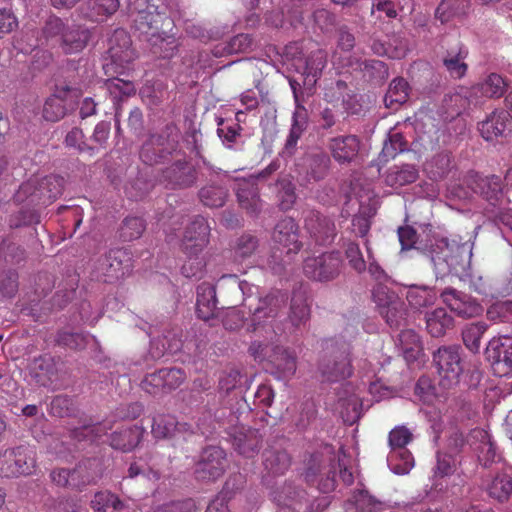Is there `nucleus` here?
Listing matches in <instances>:
<instances>
[{
	"mask_svg": "<svg viewBox=\"0 0 512 512\" xmlns=\"http://www.w3.org/2000/svg\"><path fill=\"white\" fill-rule=\"evenodd\" d=\"M90 31L79 24H68L58 17L47 20L36 46H58L65 54L81 52L88 44Z\"/></svg>",
	"mask_w": 512,
	"mask_h": 512,
	"instance_id": "obj_1",
	"label": "nucleus"
},
{
	"mask_svg": "<svg viewBox=\"0 0 512 512\" xmlns=\"http://www.w3.org/2000/svg\"><path fill=\"white\" fill-rule=\"evenodd\" d=\"M431 261L440 273L465 272L471 264L472 243L469 241L459 243L447 238H434L431 246Z\"/></svg>",
	"mask_w": 512,
	"mask_h": 512,
	"instance_id": "obj_2",
	"label": "nucleus"
},
{
	"mask_svg": "<svg viewBox=\"0 0 512 512\" xmlns=\"http://www.w3.org/2000/svg\"><path fill=\"white\" fill-rule=\"evenodd\" d=\"M209 226L202 217L196 218L187 228L182 240L186 259L181 267L185 277L197 276L205 266L203 250L208 244Z\"/></svg>",
	"mask_w": 512,
	"mask_h": 512,
	"instance_id": "obj_3",
	"label": "nucleus"
},
{
	"mask_svg": "<svg viewBox=\"0 0 512 512\" xmlns=\"http://www.w3.org/2000/svg\"><path fill=\"white\" fill-rule=\"evenodd\" d=\"M351 346L340 340L325 342V356L319 364L322 377L329 382L346 379L352 374Z\"/></svg>",
	"mask_w": 512,
	"mask_h": 512,
	"instance_id": "obj_4",
	"label": "nucleus"
},
{
	"mask_svg": "<svg viewBox=\"0 0 512 512\" xmlns=\"http://www.w3.org/2000/svg\"><path fill=\"white\" fill-rule=\"evenodd\" d=\"M272 239L275 247L271 258L274 263L273 269L276 270V266L290 264L302 247L298 225L290 217L281 219L274 228Z\"/></svg>",
	"mask_w": 512,
	"mask_h": 512,
	"instance_id": "obj_5",
	"label": "nucleus"
},
{
	"mask_svg": "<svg viewBox=\"0 0 512 512\" xmlns=\"http://www.w3.org/2000/svg\"><path fill=\"white\" fill-rule=\"evenodd\" d=\"M285 53L287 57H291L292 67L302 76L303 85L313 88L326 66V52L316 49L304 56L299 45L294 43L286 47Z\"/></svg>",
	"mask_w": 512,
	"mask_h": 512,
	"instance_id": "obj_6",
	"label": "nucleus"
},
{
	"mask_svg": "<svg viewBox=\"0 0 512 512\" xmlns=\"http://www.w3.org/2000/svg\"><path fill=\"white\" fill-rule=\"evenodd\" d=\"M411 440L412 434L405 426H397L390 431L387 464L393 473L405 475L414 467V458L406 448Z\"/></svg>",
	"mask_w": 512,
	"mask_h": 512,
	"instance_id": "obj_7",
	"label": "nucleus"
},
{
	"mask_svg": "<svg viewBox=\"0 0 512 512\" xmlns=\"http://www.w3.org/2000/svg\"><path fill=\"white\" fill-rule=\"evenodd\" d=\"M461 348L456 345L440 347L433 354V363L439 375V384L450 389L459 384L463 374Z\"/></svg>",
	"mask_w": 512,
	"mask_h": 512,
	"instance_id": "obj_8",
	"label": "nucleus"
},
{
	"mask_svg": "<svg viewBox=\"0 0 512 512\" xmlns=\"http://www.w3.org/2000/svg\"><path fill=\"white\" fill-rule=\"evenodd\" d=\"M35 467L33 452L23 446L0 452V475L12 478L31 474Z\"/></svg>",
	"mask_w": 512,
	"mask_h": 512,
	"instance_id": "obj_9",
	"label": "nucleus"
},
{
	"mask_svg": "<svg viewBox=\"0 0 512 512\" xmlns=\"http://www.w3.org/2000/svg\"><path fill=\"white\" fill-rule=\"evenodd\" d=\"M99 463L97 460H89L80 463L73 470L55 469L51 472L52 481L58 486H71L79 488L94 482L99 477Z\"/></svg>",
	"mask_w": 512,
	"mask_h": 512,
	"instance_id": "obj_10",
	"label": "nucleus"
},
{
	"mask_svg": "<svg viewBox=\"0 0 512 512\" xmlns=\"http://www.w3.org/2000/svg\"><path fill=\"white\" fill-rule=\"evenodd\" d=\"M487 358L492 364L494 373L500 377L512 372V337L501 336L489 341L486 349Z\"/></svg>",
	"mask_w": 512,
	"mask_h": 512,
	"instance_id": "obj_11",
	"label": "nucleus"
},
{
	"mask_svg": "<svg viewBox=\"0 0 512 512\" xmlns=\"http://www.w3.org/2000/svg\"><path fill=\"white\" fill-rule=\"evenodd\" d=\"M340 264L341 259L338 252L323 253L317 257L306 258L304 272L314 280H329L338 273Z\"/></svg>",
	"mask_w": 512,
	"mask_h": 512,
	"instance_id": "obj_12",
	"label": "nucleus"
},
{
	"mask_svg": "<svg viewBox=\"0 0 512 512\" xmlns=\"http://www.w3.org/2000/svg\"><path fill=\"white\" fill-rule=\"evenodd\" d=\"M225 452L222 448L211 446L206 448L196 465L195 474L199 480H215L225 469Z\"/></svg>",
	"mask_w": 512,
	"mask_h": 512,
	"instance_id": "obj_13",
	"label": "nucleus"
},
{
	"mask_svg": "<svg viewBox=\"0 0 512 512\" xmlns=\"http://www.w3.org/2000/svg\"><path fill=\"white\" fill-rule=\"evenodd\" d=\"M440 296L449 309L459 317H477L483 312V307L475 299L456 289L446 288Z\"/></svg>",
	"mask_w": 512,
	"mask_h": 512,
	"instance_id": "obj_14",
	"label": "nucleus"
},
{
	"mask_svg": "<svg viewBox=\"0 0 512 512\" xmlns=\"http://www.w3.org/2000/svg\"><path fill=\"white\" fill-rule=\"evenodd\" d=\"M512 127V117L505 110L493 111L485 120L479 123V131L486 141L505 137Z\"/></svg>",
	"mask_w": 512,
	"mask_h": 512,
	"instance_id": "obj_15",
	"label": "nucleus"
},
{
	"mask_svg": "<svg viewBox=\"0 0 512 512\" xmlns=\"http://www.w3.org/2000/svg\"><path fill=\"white\" fill-rule=\"evenodd\" d=\"M29 374L32 381L38 386L57 389L61 384V372L57 371L50 357H40L36 359Z\"/></svg>",
	"mask_w": 512,
	"mask_h": 512,
	"instance_id": "obj_16",
	"label": "nucleus"
},
{
	"mask_svg": "<svg viewBox=\"0 0 512 512\" xmlns=\"http://www.w3.org/2000/svg\"><path fill=\"white\" fill-rule=\"evenodd\" d=\"M129 9L131 13L136 14L134 22L141 33L148 34L149 30L157 27L160 14L157 7L150 4L149 0H130Z\"/></svg>",
	"mask_w": 512,
	"mask_h": 512,
	"instance_id": "obj_17",
	"label": "nucleus"
},
{
	"mask_svg": "<svg viewBox=\"0 0 512 512\" xmlns=\"http://www.w3.org/2000/svg\"><path fill=\"white\" fill-rule=\"evenodd\" d=\"M470 185L474 193L479 194L492 206L502 203L504 199L501 179L498 176H475L471 178Z\"/></svg>",
	"mask_w": 512,
	"mask_h": 512,
	"instance_id": "obj_18",
	"label": "nucleus"
},
{
	"mask_svg": "<svg viewBox=\"0 0 512 512\" xmlns=\"http://www.w3.org/2000/svg\"><path fill=\"white\" fill-rule=\"evenodd\" d=\"M305 228L321 244L331 242L336 234L334 222L317 211H309L307 213L305 216Z\"/></svg>",
	"mask_w": 512,
	"mask_h": 512,
	"instance_id": "obj_19",
	"label": "nucleus"
},
{
	"mask_svg": "<svg viewBox=\"0 0 512 512\" xmlns=\"http://www.w3.org/2000/svg\"><path fill=\"white\" fill-rule=\"evenodd\" d=\"M308 483L316 484L320 491L328 493L335 488V471L331 467L322 466L318 456H312L305 472Z\"/></svg>",
	"mask_w": 512,
	"mask_h": 512,
	"instance_id": "obj_20",
	"label": "nucleus"
},
{
	"mask_svg": "<svg viewBox=\"0 0 512 512\" xmlns=\"http://www.w3.org/2000/svg\"><path fill=\"white\" fill-rule=\"evenodd\" d=\"M109 55L112 64L124 68L134 58L130 37L124 30H116L110 40Z\"/></svg>",
	"mask_w": 512,
	"mask_h": 512,
	"instance_id": "obj_21",
	"label": "nucleus"
},
{
	"mask_svg": "<svg viewBox=\"0 0 512 512\" xmlns=\"http://www.w3.org/2000/svg\"><path fill=\"white\" fill-rule=\"evenodd\" d=\"M329 148L337 162L350 163L359 152L360 141L354 135L337 136L330 140Z\"/></svg>",
	"mask_w": 512,
	"mask_h": 512,
	"instance_id": "obj_22",
	"label": "nucleus"
},
{
	"mask_svg": "<svg viewBox=\"0 0 512 512\" xmlns=\"http://www.w3.org/2000/svg\"><path fill=\"white\" fill-rule=\"evenodd\" d=\"M233 431V446L239 454L251 458L258 453L260 446V435L257 430L238 427Z\"/></svg>",
	"mask_w": 512,
	"mask_h": 512,
	"instance_id": "obj_23",
	"label": "nucleus"
},
{
	"mask_svg": "<svg viewBox=\"0 0 512 512\" xmlns=\"http://www.w3.org/2000/svg\"><path fill=\"white\" fill-rule=\"evenodd\" d=\"M469 441L474 446L478 459L484 466L496 460V449L487 431L483 429L473 430L469 435Z\"/></svg>",
	"mask_w": 512,
	"mask_h": 512,
	"instance_id": "obj_24",
	"label": "nucleus"
},
{
	"mask_svg": "<svg viewBox=\"0 0 512 512\" xmlns=\"http://www.w3.org/2000/svg\"><path fill=\"white\" fill-rule=\"evenodd\" d=\"M217 299L215 287L210 283H202L197 288L196 313L200 319L208 321L215 315Z\"/></svg>",
	"mask_w": 512,
	"mask_h": 512,
	"instance_id": "obj_25",
	"label": "nucleus"
},
{
	"mask_svg": "<svg viewBox=\"0 0 512 512\" xmlns=\"http://www.w3.org/2000/svg\"><path fill=\"white\" fill-rule=\"evenodd\" d=\"M191 432V426L187 423L177 422L173 416H158L154 418L152 434L157 439L173 438L178 434L184 435Z\"/></svg>",
	"mask_w": 512,
	"mask_h": 512,
	"instance_id": "obj_26",
	"label": "nucleus"
},
{
	"mask_svg": "<svg viewBox=\"0 0 512 512\" xmlns=\"http://www.w3.org/2000/svg\"><path fill=\"white\" fill-rule=\"evenodd\" d=\"M361 408L362 403L359 395L345 390L344 395L339 396L335 410L345 423L352 425L360 418Z\"/></svg>",
	"mask_w": 512,
	"mask_h": 512,
	"instance_id": "obj_27",
	"label": "nucleus"
},
{
	"mask_svg": "<svg viewBox=\"0 0 512 512\" xmlns=\"http://www.w3.org/2000/svg\"><path fill=\"white\" fill-rule=\"evenodd\" d=\"M419 235L413 227L406 226L398 228V237L401 244V251L415 248L417 250L427 251L431 254V246H434V239H430L428 234Z\"/></svg>",
	"mask_w": 512,
	"mask_h": 512,
	"instance_id": "obj_28",
	"label": "nucleus"
},
{
	"mask_svg": "<svg viewBox=\"0 0 512 512\" xmlns=\"http://www.w3.org/2000/svg\"><path fill=\"white\" fill-rule=\"evenodd\" d=\"M467 56L468 50L462 44H458L446 52L443 58V65L451 77L459 79L466 74L468 66L465 60Z\"/></svg>",
	"mask_w": 512,
	"mask_h": 512,
	"instance_id": "obj_29",
	"label": "nucleus"
},
{
	"mask_svg": "<svg viewBox=\"0 0 512 512\" xmlns=\"http://www.w3.org/2000/svg\"><path fill=\"white\" fill-rule=\"evenodd\" d=\"M270 362L277 371L278 378H290L297 369L296 357L290 353L286 348L275 346L273 353L269 356Z\"/></svg>",
	"mask_w": 512,
	"mask_h": 512,
	"instance_id": "obj_30",
	"label": "nucleus"
},
{
	"mask_svg": "<svg viewBox=\"0 0 512 512\" xmlns=\"http://www.w3.org/2000/svg\"><path fill=\"white\" fill-rule=\"evenodd\" d=\"M143 434L144 429L138 425L124 428L111 434L110 445L114 449L127 452L138 445Z\"/></svg>",
	"mask_w": 512,
	"mask_h": 512,
	"instance_id": "obj_31",
	"label": "nucleus"
},
{
	"mask_svg": "<svg viewBox=\"0 0 512 512\" xmlns=\"http://www.w3.org/2000/svg\"><path fill=\"white\" fill-rule=\"evenodd\" d=\"M70 89L64 87L57 89L55 94L49 97L43 107V117L47 121L56 122L64 117L67 111V96Z\"/></svg>",
	"mask_w": 512,
	"mask_h": 512,
	"instance_id": "obj_32",
	"label": "nucleus"
},
{
	"mask_svg": "<svg viewBox=\"0 0 512 512\" xmlns=\"http://www.w3.org/2000/svg\"><path fill=\"white\" fill-rule=\"evenodd\" d=\"M398 345L407 362H414L423 354L420 336L413 329H405L399 333Z\"/></svg>",
	"mask_w": 512,
	"mask_h": 512,
	"instance_id": "obj_33",
	"label": "nucleus"
},
{
	"mask_svg": "<svg viewBox=\"0 0 512 512\" xmlns=\"http://www.w3.org/2000/svg\"><path fill=\"white\" fill-rule=\"evenodd\" d=\"M507 89V83L504 78L496 73L489 74L483 81L473 86L472 94H480L486 98H499L504 95Z\"/></svg>",
	"mask_w": 512,
	"mask_h": 512,
	"instance_id": "obj_34",
	"label": "nucleus"
},
{
	"mask_svg": "<svg viewBox=\"0 0 512 512\" xmlns=\"http://www.w3.org/2000/svg\"><path fill=\"white\" fill-rule=\"evenodd\" d=\"M166 177L174 186L189 187L196 180V172L190 163L178 160L166 171Z\"/></svg>",
	"mask_w": 512,
	"mask_h": 512,
	"instance_id": "obj_35",
	"label": "nucleus"
},
{
	"mask_svg": "<svg viewBox=\"0 0 512 512\" xmlns=\"http://www.w3.org/2000/svg\"><path fill=\"white\" fill-rule=\"evenodd\" d=\"M453 326V318L444 308L426 314V328L432 337H441Z\"/></svg>",
	"mask_w": 512,
	"mask_h": 512,
	"instance_id": "obj_36",
	"label": "nucleus"
},
{
	"mask_svg": "<svg viewBox=\"0 0 512 512\" xmlns=\"http://www.w3.org/2000/svg\"><path fill=\"white\" fill-rule=\"evenodd\" d=\"M264 468L272 475L284 474L290 467L291 458L285 450L271 448L264 452Z\"/></svg>",
	"mask_w": 512,
	"mask_h": 512,
	"instance_id": "obj_37",
	"label": "nucleus"
},
{
	"mask_svg": "<svg viewBox=\"0 0 512 512\" xmlns=\"http://www.w3.org/2000/svg\"><path fill=\"white\" fill-rule=\"evenodd\" d=\"M237 197L241 207L247 212L257 214L261 210V201L254 183L248 181L240 183L237 189Z\"/></svg>",
	"mask_w": 512,
	"mask_h": 512,
	"instance_id": "obj_38",
	"label": "nucleus"
},
{
	"mask_svg": "<svg viewBox=\"0 0 512 512\" xmlns=\"http://www.w3.org/2000/svg\"><path fill=\"white\" fill-rule=\"evenodd\" d=\"M410 86L403 78H395L389 85L384 102L387 108L397 109L409 97Z\"/></svg>",
	"mask_w": 512,
	"mask_h": 512,
	"instance_id": "obj_39",
	"label": "nucleus"
},
{
	"mask_svg": "<svg viewBox=\"0 0 512 512\" xmlns=\"http://www.w3.org/2000/svg\"><path fill=\"white\" fill-rule=\"evenodd\" d=\"M409 305L415 309H421L433 305L437 299V293L430 287L411 285L406 294Z\"/></svg>",
	"mask_w": 512,
	"mask_h": 512,
	"instance_id": "obj_40",
	"label": "nucleus"
},
{
	"mask_svg": "<svg viewBox=\"0 0 512 512\" xmlns=\"http://www.w3.org/2000/svg\"><path fill=\"white\" fill-rule=\"evenodd\" d=\"M418 178V170L413 165L395 166L391 168L385 178L391 187H401L413 183Z\"/></svg>",
	"mask_w": 512,
	"mask_h": 512,
	"instance_id": "obj_41",
	"label": "nucleus"
},
{
	"mask_svg": "<svg viewBox=\"0 0 512 512\" xmlns=\"http://www.w3.org/2000/svg\"><path fill=\"white\" fill-rule=\"evenodd\" d=\"M487 492L490 497L503 502L512 494V477L506 473L495 475L487 484Z\"/></svg>",
	"mask_w": 512,
	"mask_h": 512,
	"instance_id": "obj_42",
	"label": "nucleus"
},
{
	"mask_svg": "<svg viewBox=\"0 0 512 512\" xmlns=\"http://www.w3.org/2000/svg\"><path fill=\"white\" fill-rule=\"evenodd\" d=\"M470 0H442L436 9V17L442 22H448L452 18L466 12Z\"/></svg>",
	"mask_w": 512,
	"mask_h": 512,
	"instance_id": "obj_43",
	"label": "nucleus"
},
{
	"mask_svg": "<svg viewBox=\"0 0 512 512\" xmlns=\"http://www.w3.org/2000/svg\"><path fill=\"white\" fill-rule=\"evenodd\" d=\"M488 326L484 322L469 323L462 330V338L465 346L473 353L480 349L481 338Z\"/></svg>",
	"mask_w": 512,
	"mask_h": 512,
	"instance_id": "obj_44",
	"label": "nucleus"
},
{
	"mask_svg": "<svg viewBox=\"0 0 512 512\" xmlns=\"http://www.w3.org/2000/svg\"><path fill=\"white\" fill-rule=\"evenodd\" d=\"M290 85L293 90L295 101H296L297 105H296L295 111L293 113L292 125H291L289 135L291 137H294L299 140L307 127V119H308L307 111L304 106H302L298 103L296 85H300V84L297 83L295 80H293V81H290Z\"/></svg>",
	"mask_w": 512,
	"mask_h": 512,
	"instance_id": "obj_45",
	"label": "nucleus"
},
{
	"mask_svg": "<svg viewBox=\"0 0 512 512\" xmlns=\"http://www.w3.org/2000/svg\"><path fill=\"white\" fill-rule=\"evenodd\" d=\"M278 302V298L274 295H267L265 298L260 299L259 305L255 308L252 315L254 330L260 325L262 318H273L276 316Z\"/></svg>",
	"mask_w": 512,
	"mask_h": 512,
	"instance_id": "obj_46",
	"label": "nucleus"
},
{
	"mask_svg": "<svg viewBox=\"0 0 512 512\" xmlns=\"http://www.w3.org/2000/svg\"><path fill=\"white\" fill-rule=\"evenodd\" d=\"M87 16L94 21L112 15L119 8V0H89Z\"/></svg>",
	"mask_w": 512,
	"mask_h": 512,
	"instance_id": "obj_47",
	"label": "nucleus"
},
{
	"mask_svg": "<svg viewBox=\"0 0 512 512\" xmlns=\"http://www.w3.org/2000/svg\"><path fill=\"white\" fill-rule=\"evenodd\" d=\"M91 505L95 512H115L123 508V503L108 491L96 493Z\"/></svg>",
	"mask_w": 512,
	"mask_h": 512,
	"instance_id": "obj_48",
	"label": "nucleus"
},
{
	"mask_svg": "<svg viewBox=\"0 0 512 512\" xmlns=\"http://www.w3.org/2000/svg\"><path fill=\"white\" fill-rule=\"evenodd\" d=\"M310 315V309L303 295H294L291 302L289 319L294 326L305 323Z\"/></svg>",
	"mask_w": 512,
	"mask_h": 512,
	"instance_id": "obj_49",
	"label": "nucleus"
},
{
	"mask_svg": "<svg viewBox=\"0 0 512 512\" xmlns=\"http://www.w3.org/2000/svg\"><path fill=\"white\" fill-rule=\"evenodd\" d=\"M227 197V190L220 186H207L201 189L200 199L202 203L209 207H221L224 205Z\"/></svg>",
	"mask_w": 512,
	"mask_h": 512,
	"instance_id": "obj_50",
	"label": "nucleus"
},
{
	"mask_svg": "<svg viewBox=\"0 0 512 512\" xmlns=\"http://www.w3.org/2000/svg\"><path fill=\"white\" fill-rule=\"evenodd\" d=\"M373 299L380 312L390 305H394V309H397L400 305L398 296L382 284H378L373 289Z\"/></svg>",
	"mask_w": 512,
	"mask_h": 512,
	"instance_id": "obj_51",
	"label": "nucleus"
},
{
	"mask_svg": "<svg viewBox=\"0 0 512 512\" xmlns=\"http://www.w3.org/2000/svg\"><path fill=\"white\" fill-rule=\"evenodd\" d=\"M401 9L402 7L399 0H374L371 12L373 15H376L378 19H382L383 17L394 19Z\"/></svg>",
	"mask_w": 512,
	"mask_h": 512,
	"instance_id": "obj_52",
	"label": "nucleus"
},
{
	"mask_svg": "<svg viewBox=\"0 0 512 512\" xmlns=\"http://www.w3.org/2000/svg\"><path fill=\"white\" fill-rule=\"evenodd\" d=\"M406 149V142L399 132H391L389 139L385 141L381 152L382 157L387 160L394 158L399 152Z\"/></svg>",
	"mask_w": 512,
	"mask_h": 512,
	"instance_id": "obj_53",
	"label": "nucleus"
},
{
	"mask_svg": "<svg viewBox=\"0 0 512 512\" xmlns=\"http://www.w3.org/2000/svg\"><path fill=\"white\" fill-rule=\"evenodd\" d=\"M145 229L142 218L127 217L121 227V237L126 241L137 239L141 236Z\"/></svg>",
	"mask_w": 512,
	"mask_h": 512,
	"instance_id": "obj_54",
	"label": "nucleus"
},
{
	"mask_svg": "<svg viewBox=\"0 0 512 512\" xmlns=\"http://www.w3.org/2000/svg\"><path fill=\"white\" fill-rule=\"evenodd\" d=\"M107 90L114 98L121 96H130L135 93V86L131 81H125L120 78L108 80L106 83Z\"/></svg>",
	"mask_w": 512,
	"mask_h": 512,
	"instance_id": "obj_55",
	"label": "nucleus"
},
{
	"mask_svg": "<svg viewBox=\"0 0 512 512\" xmlns=\"http://www.w3.org/2000/svg\"><path fill=\"white\" fill-rule=\"evenodd\" d=\"M217 133L227 147H231L240 136L241 127L238 123L229 124L221 120Z\"/></svg>",
	"mask_w": 512,
	"mask_h": 512,
	"instance_id": "obj_56",
	"label": "nucleus"
},
{
	"mask_svg": "<svg viewBox=\"0 0 512 512\" xmlns=\"http://www.w3.org/2000/svg\"><path fill=\"white\" fill-rule=\"evenodd\" d=\"M252 46V40L247 34H238L231 38L223 48L225 54L246 52Z\"/></svg>",
	"mask_w": 512,
	"mask_h": 512,
	"instance_id": "obj_57",
	"label": "nucleus"
},
{
	"mask_svg": "<svg viewBox=\"0 0 512 512\" xmlns=\"http://www.w3.org/2000/svg\"><path fill=\"white\" fill-rule=\"evenodd\" d=\"M141 387L144 391L152 395L164 392L165 388L162 369L148 374L141 382Z\"/></svg>",
	"mask_w": 512,
	"mask_h": 512,
	"instance_id": "obj_58",
	"label": "nucleus"
},
{
	"mask_svg": "<svg viewBox=\"0 0 512 512\" xmlns=\"http://www.w3.org/2000/svg\"><path fill=\"white\" fill-rule=\"evenodd\" d=\"M126 256L125 252L122 250L111 251L109 254V259L113 261L109 263V267L107 269V276L110 278H120L124 276L125 271L128 270V266H123L122 260Z\"/></svg>",
	"mask_w": 512,
	"mask_h": 512,
	"instance_id": "obj_59",
	"label": "nucleus"
},
{
	"mask_svg": "<svg viewBox=\"0 0 512 512\" xmlns=\"http://www.w3.org/2000/svg\"><path fill=\"white\" fill-rule=\"evenodd\" d=\"M415 394L423 403H433L436 397L435 388L428 377H421L418 379L415 386Z\"/></svg>",
	"mask_w": 512,
	"mask_h": 512,
	"instance_id": "obj_60",
	"label": "nucleus"
},
{
	"mask_svg": "<svg viewBox=\"0 0 512 512\" xmlns=\"http://www.w3.org/2000/svg\"><path fill=\"white\" fill-rule=\"evenodd\" d=\"M165 391L178 388L186 379L184 371L179 368L162 369Z\"/></svg>",
	"mask_w": 512,
	"mask_h": 512,
	"instance_id": "obj_61",
	"label": "nucleus"
},
{
	"mask_svg": "<svg viewBox=\"0 0 512 512\" xmlns=\"http://www.w3.org/2000/svg\"><path fill=\"white\" fill-rule=\"evenodd\" d=\"M346 257L348 258L349 264L357 272L361 273L366 270V262L362 256L359 245L353 242L347 244Z\"/></svg>",
	"mask_w": 512,
	"mask_h": 512,
	"instance_id": "obj_62",
	"label": "nucleus"
},
{
	"mask_svg": "<svg viewBox=\"0 0 512 512\" xmlns=\"http://www.w3.org/2000/svg\"><path fill=\"white\" fill-rule=\"evenodd\" d=\"M357 512H381L382 503L376 501L367 492L361 491L355 500Z\"/></svg>",
	"mask_w": 512,
	"mask_h": 512,
	"instance_id": "obj_63",
	"label": "nucleus"
},
{
	"mask_svg": "<svg viewBox=\"0 0 512 512\" xmlns=\"http://www.w3.org/2000/svg\"><path fill=\"white\" fill-rule=\"evenodd\" d=\"M278 185L280 186V190H279L280 207L283 210H288L293 206V204L296 200L294 186L289 181H281V182H279Z\"/></svg>",
	"mask_w": 512,
	"mask_h": 512,
	"instance_id": "obj_64",
	"label": "nucleus"
}]
</instances>
